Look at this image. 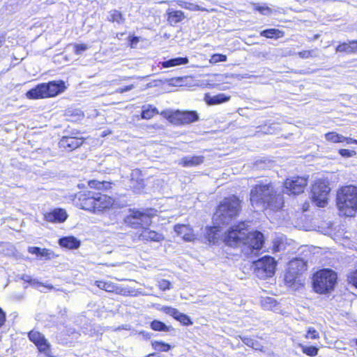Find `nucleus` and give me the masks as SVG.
I'll return each instance as SVG.
<instances>
[{"label":"nucleus","instance_id":"5fc2aeb1","mask_svg":"<svg viewBox=\"0 0 357 357\" xmlns=\"http://www.w3.org/2000/svg\"><path fill=\"white\" fill-rule=\"evenodd\" d=\"M6 322V314L0 307V328L5 324Z\"/></svg>","mask_w":357,"mask_h":357},{"label":"nucleus","instance_id":"3c124183","mask_svg":"<svg viewBox=\"0 0 357 357\" xmlns=\"http://www.w3.org/2000/svg\"><path fill=\"white\" fill-rule=\"evenodd\" d=\"M223 61V55L222 54H213L211 59L210 62L212 63H215L218 61Z\"/></svg>","mask_w":357,"mask_h":357},{"label":"nucleus","instance_id":"bb28decb","mask_svg":"<svg viewBox=\"0 0 357 357\" xmlns=\"http://www.w3.org/2000/svg\"><path fill=\"white\" fill-rule=\"evenodd\" d=\"M336 51L339 52H346L347 54H352L357 52V41L352 40L347 43H343L336 47Z\"/></svg>","mask_w":357,"mask_h":357},{"label":"nucleus","instance_id":"a18cd8bd","mask_svg":"<svg viewBox=\"0 0 357 357\" xmlns=\"http://www.w3.org/2000/svg\"><path fill=\"white\" fill-rule=\"evenodd\" d=\"M74 52L76 54H80L83 52L88 50V46L85 44H75L74 45Z\"/></svg>","mask_w":357,"mask_h":357},{"label":"nucleus","instance_id":"f3484780","mask_svg":"<svg viewBox=\"0 0 357 357\" xmlns=\"http://www.w3.org/2000/svg\"><path fill=\"white\" fill-rule=\"evenodd\" d=\"M83 142L82 138L66 136L60 140L59 146L72 151L80 146Z\"/></svg>","mask_w":357,"mask_h":357},{"label":"nucleus","instance_id":"37998d69","mask_svg":"<svg viewBox=\"0 0 357 357\" xmlns=\"http://www.w3.org/2000/svg\"><path fill=\"white\" fill-rule=\"evenodd\" d=\"M158 287L162 291H167L171 289V282L165 279H161L158 281Z\"/></svg>","mask_w":357,"mask_h":357},{"label":"nucleus","instance_id":"bf43d9fd","mask_svg":"<svg viewBox=\"0 0 357 357\" xmlns=\"http://www.w3.org/2000/svg\"><path fill=\"white\" fill-rule=\"evenodd\" d=\"M155 354H150L147 356H146L145 357H151V356H153Z\"/></svg>","mask_w":357,"mask_h":357},{"label":"nucleus","instance_id":"1a4fd4ad","mask_svg":"<svg viewBox=\"0 0 357 357\" xmlns=\"http://www.w3.org/2000/svg\"><path fill=\"white\" fill-rule=\"evenodd\" d=\"M275 260L269 256H265L254 262V271L257 278L266 279L275 273Z\"/></svg>","mask_w":357,"mask_h":357},{"label":"nucleus","instance_id":"58836bf2","mask_svg":"<svg viewBox=\"0 0 357 357\" xmlns=\"http://www.w3.org/2000/svg\"><path fill=\"white\" fill-rule=\"evenodd\" d=\"M281 31L275 29H269L261 32V36L268 38H278L280 37Z\"/></svg>","mask_w":357,"mask_h":357},{"label":"nucleus","instance_id":"ddd939ff","mask_svg":"<svg viewBox=\"0 0 357 357\" xmlns=\"http://www.w3.org/2000/svg\"><path fill=\"white\" fill-rule=\"evenodd\" d=\"M307 184V178L293 177L286 179L284 188L288 194L298 195L304 191Z\"/></svg>","mask_w":357,"mask_h":357},{"label":"nucleus","instance_id":"9d476101","mask_svg":"<svg viewBox=\"0 0 357 357\" xmlns=\"http://www.w3.org/2000/svg\"><path fill=\"white\" fill-rule=\"evenodd\" d=\"M125 222L132 228L148 227L151 224V215L146 211L132 210L125 218Z\"/></svg>","mask_w":357,"mask_h":357},{"label":"nucleus","instance_id":"412c9836","mask_svg":"<svg viewBox=\"0 0 357 357\" xmlns=\"http://www.w3.org/2000/svg\"><path fill=\"white\" fill-rule=\"evenodd\" d=\"M174 231L186 241H191L194 238L192 229L188 225H176L174 227Z\"/></svg>","mask_w":357,"mask_h":357},{"label":"nucleus","instance_id":"c9c22d12","mask_svg":"<svg viewBox=\"0 0 357 357\" xmlns=\"http://www.w3.org/2000/svg\"><path fill=\"white\" fill-rule=\"evenodd\" d=\"M204 100L208 105H215L223 102V94H218L216 96H210L206 94Z\"/></svg>","mask_w":357,"mask_h":357},{"label":"nucleus","instance_id":"c756f323","mask_svg":"<svg viewBox=\"0 0 357 357\" xmlns=\"http://www.w3.org/2000/svg\"><path fill=\"white\" fill-rule=\"evenodd\" d=\"M150 327L155 331L169 332L173 330L172 326H167L159 320H153L150 324Z\"/></svg>","mask_w":357,"mask_h":357},{"label":"nucleus","instance_id":"a878e982","mask_svg":"<svg viewBox=\"0 0 357 357\" xmlns=\"http://www.w3.org/2000/svg\"><path fill=\"white\" fill-rule=\"evenodd\" d=\"M28 251L33 255H36L37 257H40V259H49L54 255L50 250L46 248L42 249L38 247H29Z\"/></svg>","mask_w":357,"mask_h":357},{"label":"nucleus","instance_id":"f8f14e48","mask_svg":"<svg viewBox=\"0 0 357 357\" xmlns=\"http://www.w3.org/2000/svg\"><path fill=\"white\" fill-rule=\"evenodd\" d=\"M241 200L235 195L225 197V223L227 220H233L238 216L241 211Z\"/></svg>","mask_w":357,"mask_h":357},{"label":"nucleus","instance_id":"f704fd0d","mask_svg":"<svg viewBox=\"0 0 357 357\" xmlns=\"http://www.w3.org/2000/svg\"><path fill=\"white\" fill-rule=\"evenodd\" d=\"M241 340H242V342L247 346L255 349V350H261L262 349V346L261 345V344L259 343V342H258L257 340H255L251 337H241Z\"/></svg>","mask_w":357,"mask_h":357},{"label":"nucleus","instance_id":"e2e57ef3","mask_svg":"<svg viewBox=\"0 0 357 357\" xmlns=\"http://www.w3.org/2000/svg\"><path fill=\"white\" fill-rule=\"evenodd\" d=\"M224 59H225V61H226V59H227V57H226V56H225V55Z\"/></svg>","mask_w":357,"mask_h":357},{"label":"nucleus","instance_id":"72a5a7b5","mask_svg":"<svg viewBox=\"0 0 357 357\" xmlns=\"http://www.w3.org/2000/svg\"><path fill=\"white\" fill-rule=\"evenodd\" d=\"M157 114H158V111L156 107L148 105L147 107H144L142 112V117L144 119H151Z\"/></svg>","mask_w":357,"mask_h":357},{"label":"nucleus","instance_id":"dca6fc26","mask_svg":"<svg viewBox=\"0 0 357 357\" xmlns=\"http://www.w3.org/2000/svg\"><path fill=\"white\" fill-rule=\"evenodd\" d=\"M130 187L135 193H139L143 190L144 187V179L139 169H135L132 171Z\"/></svg>","mask_w":357,"mask_h":357},{"label":"nucleus","instance_id":"2f4dec72","mask_svg":"<svg viewBox=\"0 0 357 357\" xmlns=\"http://www.w3.org/2000/svg\"><path fill=\"white\" fill-rule=\"evenodd\" d=\"M95 284L99 289L105 290L107 292H114L117 289L116 286L113 282L109 281H96Z\"/></svg>","mask_w":357,"mask_h":357},{"label":"nucleus","instance_id":"603ef678","mask_svg":"<svg viewBox=\"0 0 357 357\" xmlns=\"http://www.w3.org/2000/svg\"><path fill=\"white\" fill-rule=\"evenodd\" d=\"M312 52L313 51L305 50L298 52V55L302 59H307L312 56Z\"/></svg>","mask_w":357,"mask_h":357},{"label":"nucleus","instance_id":"864d4df0","mask_svg":"<svg viewBox=\"0 0 357 357\" xmlns=\"http://www.w3.org/2000/svg\"><path fill=\"white\" fill-rule=\"evenodd\" d=\"M133 88H134V85L130 84V85L126 86L123 88H119L118 89H116V92L119 93H123L124 92H127V91L132 90Z\"/></svg>","mask_w":357,"mask_h":357},{"label":"nucleus","instance_id":"473e14b6","mask_svg":"<svg viewBox=\"0 0 357 357\" xmlns=\"http://www.w3.org/2000/svg\"><path fill=\"white\" fill-rule=\"evenodd\" d=\"M108 20L111 22H116L118 24H123L125 22L123 14L117 10H112L109 12Z\"/></svg>","mask_w":357,"mask_h":357},{"label":"nucleus","instance_id":"e433bc0d","mask_svg":"<svg viewBox=\"0 0 357 357\" xmlns=\"http://www.w3.org/2000/svg\"><path fill=\"white\" fill-rule=\"evenodd\" d=\"M152 347L157 351H168L171 349V346L162 341H153L151 342Z\"/></svg>","mask_w":357,"mask_h":357},{"label":"nucleus","instance_id":"09e8293b","mask_svg":"<svg viewBox=\"0 0 357 357\" xmlns=\"http://www.w3.org/2000/svg\"><path fill=\"white\" fill-rule=\"evenodd\" d=\"M339 153L344 158H349L356 154V152L354 151H350L348 149H340L339 151Z\"/></svg>","mask_w":357,"mask_h":357},{"label":"nucleus","instance_id":"ea45409f","mask_svg":"<svg viewBox=\"0 0 357 357\" xmlns=\"http://www.w3.org/2000/svg\"><path fill=\"white\" fill-rule=\"evenodd\" d=\"M176 320L181 322L184 326H190L192 324V321H191L190 318L180 312H178V315L176 317Z\"/></svg>","mask_w":357,"mask_h":357},{"label":"nucleus","instance_id":"4d7b16f0","mask_svg":"<svg viewBox=\"0 0 357 357\" xmlns=\"http://www.w3.org/2000/svg\"><path fill=\"white\" fill-rule=\"evenodd\" d=\"M139 335H142V337L145 339V340H149L151 339V337H152V334L149 333V332H146V331H139Z\"/></svg>","mask_w":357,"mask_h":357},{"label":"nucleus","instance_id":"6e6552de","mask_svg":"<svg viewBox=\"0 0 357 357\" xmlns=\"http://www.w3.org/2000/svg\"><path fill=\"white\" fill-rule=\"evenodd\" d=\"M222 204L220 202L218 209L213 217V226L205 229V237L210 243L215 244L223 236V214L221 211Z\"/></svg>","mask_w":357,"mask_h":357},{"label":"nucleus","instance_id":"4468645a","mask_svg":"<svg viewBox=\"0 0 357 357\" xmlns=\"http://www.w3.org/2000/svg\"><path fill=\"white\" fill-rule=\"evenodd\" d=\"M96 202H94L93 213L101 212L105 209L109 208L113 204V199L106 195L96 191Z\"/></svg>","mask_w":357,"mask_h":357},{"label":"nucleus","instance_id":"4c0bfd02","mask_svg":"<svg viewBox=\"0 0 357 357\" xmlns=\"http://www.w3.org/2000/svg\"><path fill=\"white\" fill-rule=\"evenodd\" d=\"M299 347L301 349L302 351L309 356H315L318 354L319 349L314 346H306L302 344H299Z\"/></svg>","mask_w":357,"mask_h":357},{"label":"nucleus","instance_id":"49530a36","mask_svg":"<svg viewBox=\"0 0 357 357\" xmlns=\"http://www.w3.org/2000/svg\"><path fill=\"white\" fill-rule=\"evenodd\" d=\"M348 281L357 288V270L348 275Z\"/></svg>","mask_w":357,"mask_h":357},{"label":"nucleus","instance_id":"aec40b11","mask_svg":"<svg viewBox=\"0 0 357 357\" xmlns=\"http://www.w3.org/2000/svg\"><path fill=\"white\" fill-rule=\"evenodd\" d=\"M167 16V20L171 26L182 22L185 19L184 13L181 10H175L173 8H169L166 11Z\"/></svg>","mask_w":357,"mask_h":357},{"label":"nucleus","instance_id":"cd10ccee","mask_svg":"<svg viewBox=\"0 0 357 357\" xmlns=\"http://www.w3.org/2000/svg\"><path fill=\"white\" fill-rule=\"evenodd\" d=\"M168 3L172 6H179L181 8H185L190 10H201L199 6L183 0L172 1L168 2Z\"/></svg>","mask_w":357,"mask_h":357},{"label":"nucleus","instance_id":"0eeeda50","mask_svg":"<svg viewBox=\"0 0 357 357\" xmlns=\"http://www.w3.org/2000/svg\"><path fill=\"white\" fill-rule=\"evenodd\" d=\"M161 115L176 126L189 124L199 120V115L195 111L165 110L161 112Z\"/></svg>","mask_w":357,"mask_h":357},{"label":"nucleus","instance_id":"7c9ffc66","mask_svg":"<svg viewBox=\"0 0 357 357\" xmlns=\"http://www.w3.org/2000/svg\"><path fill=\"white\" fill-rule=\"evenodd\" d=\"M277 301L273 297H261V305L266 310H273L277 306Z\"/></svg>","mask_w":357,"mask_h":357},{"label":"nucleus","instance_id":"a211bd4d","mask_svg":"<svg viewBox=\"0 0 357 357\" xmlns=\"http://www.w3.org/2000/svg\"><path fill=\"white\" fill-rule=\"evenodd\" d=\"M68 218L66 211L62 208H56L45 215V219L50 222H63Z\"/></svg>","mask_w":357,"mask_h":357},{"label":"nucleus","instance_id":"6ab92c4d","mask_svg":"<svg viewBox=\"0 0 357 357\" xmlns=\"http://www.w3.org/2000/svg\"><path fill=\"white\" fill-rule=\"evenodd\" d=\"M139 240L160 242L164 239L162 234L151 230L148 227H144L139 235Z\"/></svg>","mask_w":357,"mask_h":357},{"label":"nucleus","instance_id":"20e7f679","mask_svg":"<svg viewBox=\"0 0 357 357\" xmlns=\"http://www.w3.org/2000/svg\"><path fill=\"white\" fill-rule=\"evenodd\" d=\"M65 89L64 82L61 80L52 81L37 85L35 88L28 91L26 96L29 99L54 97L62 93Z\"/></svg>","mask_w":357,"mask_h":357},{"label":"nucleus","instance_id":"de8ad7c7","mask_svg":"<svg viewBox=\"0 0 357 357\" xmlns=\"http://www.w3.org/2000/svg\"><path fill=\"white\" fill-rule=\"evenodd\" d=\"M21 279L26 282L30 283L31 285H36V284L42 285V284L40 282H39L35 280H32L31 278V276L26 275V274H23L21 277Z\"/></svg>","mask_w":357,"mask_h":357},{"label":"nucleus","instance_id":"b1692460","mask_svg":"<svg viewBox=\"0 0 357 357\" xmlns=\"http://www.w3.org/2000/svg\"><path fill=\"white\" fill-rule=\"evenodd\" d=\"M306 263L303 259H295L290 261L288 269L291 271V273L301 275L306 270Z\"/></svg>","mask_w":357,"mask_h":357},{"label":"nucleus","instance_id":"c03bdc74","mask_svg":"<svg viewBox=\"0 0 357 357\" xmlns=\"http://www.w3.org/2000/svg\"><path fill=\"white\" fill-rule=\"evenodd\" d=\"M319 337V334L317 330L314 328H309L307 330V334L305 335V338L315 340Z\"/></svg>","mask_w":357,"mask_h":357},{"label":"nucleus","instance_id":"39448f33","mask_svg":"<svg viewBox=\"0 0 357 357\" xmlns=\"http://www.w3.org/2000/svg\"><path fill=\"white\" fill-rule=\"evenodd\" d=\"M337 280L336 273L331 269H323L313 277V287L316 292L325 294L333 289Z\"/></svg>","mask_w":357,"mask_h":357},{"label":"nucleus","instance_id":"13d9d810","mask_svg":"<svg viewBox=\"0 0 357 357\" xmlns=\"http://www.w3.org/2000/svg\"><path fill=\"white\" fill-rule=\"evenodd\" d=\"M258 10L261 13L264 15H267L270 12V9L268 8L259 7Z\"/></svg>","mask_w":357,"mask_h":357},{"label":"nucleus","instance_id":"4be33fe9","mask_svg":"<svg viewBox=\"0 0 357 357\" xmlns=\"http://www.w3.org/2000/svg\"><path fill=\"white\" fill-rule=\"evenodd\" d=\"M326 139L333 143H340L346 142L347 144H357V139H354L350 137H344L342 135L337 134L335 132H328L325 135Z\"/></svg>","mask_w":357,"mask_h":357},{"label":"nucleus","instance_id":"2eb2a0df","mask_svg":"<svg viewBox=\"0 0 357 357\" xmlns=\"http://www.w3.org/2000/svg\"><path fill=\"white\" fill-rule=\"evenodd\" d=\"M29 337L38 347L40 351L47 354L50 344L41 333L38 331H31L29 333Z\"/></svg>","mask_w":357,"mask_h":357},{"label":"nucleus","instance_id":"423d86ee","mask_svg":"<svg viewBox=\"0 0 357 357\" xmlns=\"http://www.w3.org/2000/svg\"><path fill=\"white\" fill-rule=\"evenodd\" d=\"M331 188L327 179H317L311 188V199L319 207H325L328 202Z\"/></svg>","mask_w":357,"mask_h":357},{"label":"nucleus","instance_id":"f257e3e1","mask_svg":"<svg viewBox=\"0 0 357 357\" xmlns=\"http://www.w3.org/2000/svg\"><path fill=\"white\" fill-rule=\"evenodd\" d=\"M264 242L263 234L258 231L248 232L245 222L232 226L227 234L225 233V244L231 247L241 245L243 254L247 257L257 255Z\"/></svg>","mask_w":357,"mask_h":357},{"label":"nucleus","instance_id":"79ce46f5","mask_svg":"<svg viewBox=\"0 0 357 357\" xmlns=\"http://www.w3.org/2000/svg\"><path fill=\"white\" fill-rule=\"evenodd\" d=\"M159 310L165 314L173 317L174 319H176V317L178 315L179 312L177 309L170 306H162Z\"/></svg>","mask_w":357,"mask_h":357},{"label":"nucleus","instance_id":"a19ab883","mask_svg":"<svg viewBox=\"0 0 357 357\" xmlns=\"http://www.w3.org/2000/svg\"><path fill=\"white\" fill-rule=\"evenodd\" d=\"M299 275L294 273H291V271L288 269L287 272L284 275V281L289 286H291Z\"/></svg>","mask_w":357,"mask_h":357},{"label":"nucleus","instance_id":"052dcab7","mask_svg":"<svg viewBox=\"0 0 357 357\" xmlns=\"http://www.w3.org/2000/svg\"><path fill=\"white\" fill-rule=\"evenodd\" d=\"M224 100H225V102H226L229 100V98L227 97L226 96H225Z\"/></svg>","mask_w":357,"mask_h":357},{"label":"nucleus","instance_id":"680f3d73","mask_svg":"<svg viewBox=\"0 0 357 357\" xmlns=\"http://www.w3.org/2000/svg\"><path fill=\"white\" fill-rule=\"evenodd\" d=\"M50 289H53V287L52 286H50L48 287Z\"/></svg>","mask_w":357,"mask_h":357},{"label":"nucleus","instance_id":"5701e85b","mask_svg":"<svg viewBox=\"0 0 357 357\" xmlns=\"http://www.w3.org/2000/svg\"><path fill=\"white\" fill-rule=\"evenodd\" d=\"M204 162V157L202 155L185 156L181 158L178 164L184 167H190L199 165Z\"/></svg>","mask_w":357,"mask_h":357},{"label":"nucleus","instance_id":"8fccbe9b","mask_svg":"<svg viewBox=\"0 0 357 357\" xmlns=\"http://www.w3.org/2000/svg\"><path fill=\"white\" fill-rule=\"evenodd\" d=\"M89 185L91 188H96L97 190H100L104 187V183L100 182H97L96 181H91L89 182Z\"/></svg>","mask_w":357,"mask_h":357},{"label":"nucleus","instance_id":"9b49d317","mask_svg":"<svg viewBox=\"0 0 357 357\" xmlns=\"http://www.w3.org/2000/svg\"><path fill=\"white\" fill-rule=\"evenodd\" d=\"M96 196H97L96 190L79 192L75 195L73 202L79 208L93 212L94 211Z\"/></svg>","mask_w":357,"mask_h":357},{"label":"nucleus","instance_id":"c85d7f7f","mask_svg":"<svg viewBox=\"0 0 357 357\" xmlns=\"http://www.w3.org/2000/svg\"><path fill=\"white\" fill-rule=\"evenodd\" d=\"M188 63V59L187 57H177L169 59L161 63L162 67L167 68L180 65L186 64Z\"/></svg>","mask_w":357,"mask_h":357},{"label":"nucleus","instance_id":"6e6d98bb","mask_svg":"<svg viewBox=\"0 0 357 357\" xmlns=\"http://www.w3.org/2000/svg\"><path fill=\"white\" fill-rule=\"evenodd\" d=\"M139 42V38L137 37H132L130 38V46L133 48L135 47Z\"/></svg>","mask_w":357,"mask_h":357},{"label":"nucleus","instance_id":"7ed1b4c3","mask_svg":"<svg viewBox=\"0 0 357 357\" xmlns=\"http://www.w3.org/2000/svg\"><path fill=\"white\" fill-rule=\"evenodd\" d=\"M336 204L342 215L353 216L357 211V187L350 185L340 188L337 192Z\"/></svg>","mask_w":357,"mask_h":357},{"label":"nucleus","instance_id":"393cba45","mask_svg":"<svg viewBox=\"0 0 357 357\" xmlns=\"http://www.w3.org/2000/svg\"><path fill=\"white\" fill-rule=\"evenodd\" d=\"M59 244L68 249H77L80 246V241L74 236H65L59 239Z\"/></svg>","mask_w":357,"mask_h":357},{"label":"nucleus","instance_id":"f03ea898","mask_svg":"<svg viewBox=\"0 0 357 357\" xmlns=\"http://www.w3.org/2000/svg\"><path fill=\"white\" fill-rule=\"evenodd\" d=\"M250 202L258 210L269 209L277 211L282 208L284 199L282 195L275 191L271 183H259L255 185L250 191Z\"/></svg>","mask_w":357,"mask_h":357}]
</instances>
